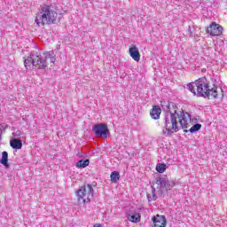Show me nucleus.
<instances>
[{"label": "nucleus", "mask_w": 227, "mask_h": 227, "mask_svg": "<svg viewBox=\"0 0 227 227\" xmlns=\"http://www.w3.org/2000/svg\"><path fill=\"white\" fill-rule=\"evenodd\" d=\"M191 117L189 113H184V111L178 114V112L174 111V113L166 114L165 115V129H163V134L168 137H171L175 132H178L180 129L178 128V121L181 125V129H187L186 117Z\"/></svg>", "instance_id": "obj_1"}, {"label": "nucleus", "mask_w": 227, "mask_h": 227, "mask_svg": "<svg viewBox=\"0 0 227 227\" xmlns=\"http://www.w3.org/2000/svg\"><path fill=\"white\" fill-rule=\"evenodd\" d=\"M187 90L191 91L194 97H202L203 98H217V86L210 89V85L206 77L199 78L197 81L187 84Z\"/></svg>", "instance_id": "obj_2"}, {"label": "nucleus", "mask_w": 227, "mask_h": 227, "mask_svg": "<svg viewBox=\"0 0 227 227\" xmlns=\"http://www.w3.org/2000/svg\"><path fill=\"white\" fill-rule=\"evenodd\" d=\"M58 19V12L52 11L49 5H41L38 12L36 13L35 22L37 26H49L56 24Z\"/></svg>", "instance_id": "obj_3"}, {"label": "nucleus", "mask_w": 227, "mask_h": 227, "mask_svg": "<svg viewBox=\"0 0 227 227\" xmlns=\"http://www.w3.org/2000/svg\"><path fill=\"white\" fill-rule=\"evenodd\" d=\"M25 68L27 70H32V68H37V70H45L47 68V60L43 54L35 55L31 52L30 55L24 59Z\"/></svg>", "instance_id": "obj_4"}, {"label": "nucleus", "mask_w": 227, "mask_h": 227, "mask_svg": "<svg viewBox=\"0 0 227 227\" xmlns=\"http://www.w3.org/2000/svg\"><path fill=\"white\" fill-rule=\"evenodd\" d=\"M156 184L160 187L158 190L160 198H164V192H168V191H171L172 187L176 185L175 181H169L166 176L156 177Z\"/></svg>", "instance_id": "obj_5"}, {"label": "nucleus", "mask_w": 227, "mask_h": 227, "mask_svg": "<svg viewBox=\"0 0 227 227\" xmlns=\"http://www.w3.org/2000/svg\"><path fill=\"white\" fill-rule=\"evenodd\" d=\"M88 192L86 193V185L81 186L75 192L78 201L82 200V203H90L93 199V194H95V190L91 184H87Z\"/></svg>", "instance_id": "obj_6"}, {"label": "nucleus", "mask_w": 227, "mask_h": 227, "mask_svg": "<svg viewBox=\"0 0 227 227\" xmlns=\"http://www.w3.org/2000/svg\"><path fill=\"white\" fill-rule=\"evenodd\" d=\"M92 132H94L98 137H103V139H107L111 134L109 132V128H107V124L106 123L95 124L92 127Z\"/></svg>", "instance_id": "obj_7"}, {"label": "nucleus", "mask_w": 227, "mask_h": 227, "mask_svg": "<svg viewBox=\"0 0 227 227\" xmlns=\"http://www.w3.org/2000/svg\"><path fill=\"white\" fill-rule=\"evenodd\" d=\"M211 36H221L223 35V26L213 22L207 29Z\"/></svg>", "instance_id": "obj_8"}, {"label": "nucleus", "mask_w": 227, "mask_h": 227, "mask_svg": "<svg viewBox=\"0 0 227 227\" xmlns=\"http://www.w3.org/2000/svg\"><path fill=\"white\" fill-rule=\"evenodd\" d=\"M152 221L153 223V227H166V216L157 215L156 216H153L152 218Z\"/></svg>", "instance_id": "obj_9"}, {"label": "nucleus", "mask_w": 227, "mask_h": 227, "mask_svg": "<svg viewBox=\"0 0 227 227\" xmlns=\"http://www.w3.org/2000/svg\"><path fill=\"white\" fill-rule=\"evenodd\" d=\"M129 56L134 59V61H139L141 59V54L139 53V49L137 45H133L129 49Z\"/></svg>", "instance_id": "obj_10"}, {"label": "nucleus", "mask_w": 227, "mask_h": 227, "mask_svg": "<svg viewBox=\"0 0 227 227\" xmlns=\"http://www.w3.org/2000/svg\"><path fill=\"white\" fill-rule=\"evenodd\" d=\"M160 113H162V109H160V106H153V109L150 112L151 118H153V120H159V118H160Z\"/></svg>", "instance_id": "obj_11"}, {"label": "nucleus", "mask_w": 227, "mask_h": 227, "mask_svg": "<svg viewBox=\"0 0 227 227\" xmlns=\"http://www.w3.org/2000/svg\"><path fill=\"white\" fill-rule=\"evenodd\" d=\"M127 219L131 223H139L141 221V214L133 212L127 215Z\"/></svg>", "instance_id": "obj_12"}, {"label": "nucleus", "mask_w": 227, "mask_h": 227, "mask_svg": "<svg viewBox=\"0 0 227 227\" xmlns=\"http://www.w3.org/2000/svg\"><path fill=\"white\" fill-rule=\"evenodd\" d=\"M10 146L13 148V150H21L22 149V140L12 138L10 140Z\"/></svg>", "instance_id": "obj_13"}, {"label": "nucleus", "mask_w": 227, "mask_h": 227, "mask_svg": "<svg viewBox=\"0 0 227 227\" xmlns=\"http://www.w3.org/2000/svg\"><path fill=\"white\" fill-rule=\"evenodd\" d=\"M0 164H3L4 168L10 169V163H8V152L4 151L2 153V158L0 159Z\"/></svg>", "instance_id": "obj_14"}, {"label": "nucleus", "mask_w": 227, "mask_h": 227, "mask_svg": "<svg viewBox=\"0 0 227 227\" xmlns=\"http://www.w3.org/2000/svg\"><path fill=\"white\" fill-rule=\"evenodd\" d=\"M90 166V160L85 159V160H80L76 162V168H88Z\"/></svg>", "instance_id": "obj_15"}, {"label": "nucleus", "mask_w": 227, "mask_h": 227, "mask_svg": "<svg viewBox=\"0 0 227 227\" xmlns=\"http://www.w3.org/2000/svg\"><path fill=\"white\" fill-rule=\"evenodd\" d=\"M112 184H117L118 180H120V172L113 171L110 175Z\"/></svg>", "instance_id": "obj_16"}, {"label": "nucleus", "mask_w": 227, "mask_h": 227, "mask_svg": "<svg viewBox=\"0 0 227 227\" xmlns=\"http://www.w3.org/2000/svg\"><path fill=\"white\" fill-rule=\"evenodd\" d=\"M164 111H166L167 114H171V107H173V109H176V105L173 102L168 103L167 106H162Z\"/></svg>", "instance_id": "obj_17"}, {"label": "nucleus", "mask_w": 227, "mask_h": 227, "mask_svg": "<svg viewBox=\"0 0 227 227\" xmlns=\"http://www.w3.org/2000/svg\"><path fill=\"white\" fill-rule=\"evenodd\" d=\"M168 169V166H166V163H158L156 165V171L158 173H164Z\"/></svg>", "instance_id": "obj_18"}, {"label": "nucleus", "mask_w": 227, "mask_h": 227, "mask_svg": "<svg viewBox=\"0 0 227 227\" xmlns=\"http://www.w3.org/2000/svg\"><path fill=\"white\" fill-rule=\"evenodd\" d=\"M198 130H201V124L196 123L190 129L189 132L191 134H194V132H198Z\"/></svg>", "instance_id": "obj_19"}, {"label": "nucleus", "mask_w": 227, "mask_h": 227, "mask_svg": "<svg viewBox=\"0 0 227 227\" xmlns=\"http://www.w3.org/2000/svg\"><path fill=\"white\" fill-rule=\"evenodd\" d=\"M43 56H44V59L47 60V59H50L51 58H56V53H54L53 51H51L43 53Z\"/></svg>", "instance_id": "obj_20"}, {"label": "nucleus", "mask_w": 227, "mask_h": 227, "mask_svg": "<svg viewBox=\"0 0 227 227\" xmlns=\"http://www.w3.org/2000/svg\"><path fill=\"white\" fill-rule=\"evenodd\" d=\"M151 187H152L153 200V201H156V200H157V193H156L155 187H153V185H152Z\"/></svg>", "instance_id": "obj_21"}, {"label": "nucleus", "mask_w": 227, "mask_h": 227, "mask_svg": "<svg viewBox=\"0 0 227 227\" xmlns=\"http://www.w3.org/2000/svg\"><path fill=\"white\" fill-rule=\"evenodd\" d=\"M12 136L14 137H20V136H22V132L20 130H17V131L12 133Z\"/></svg>", "instance_id": "obj_22"}, {"label": "nucleus", "mask_w": 227, "mask_h": 227, "mask_svg": "<svg viewBox=\"0 0 227 227\" xmlns=\"http://www.w3.org/2000/svg\"><path fill=\"white\" fill-rule=\"evenodd\" d=\"M51 63H56V57L50 58Z\"/></svg>", "instance_id": "obj_23"}, {"label": "nucleus", "mask_w": 227, "mask_h": 227, "mask_svg": "<svg viewBox=\"0 0 227 227\" xmlns=\"http://www.w3.org/2000/svg\"><path fill=\"white\" fill-rule=\"evenodd\" d=\"M93 227H102V224L96 223L93 225Z\"/></svg>", "instance_id": "obj_24"}, {"label": "nucleus", "mask_w": 227, "mask_h": 227, "mask_svg": "<svg viewBox=\"0 0 227 227\" xmlns=\"http://www.w3.org/2000/svg\"><path fill=\"white\" fill-rule=\"evenodd\" d=\"M147 198H148V200L150 201V198L152 197L150 196V194H147Z\"/></svg>", "instance_id": "obj_25"}, {"label": "nucleus", "mask_w": 227, "mask_h": 227, "mask_svg": "<svg viewBox=\"0 0 227 227\" xmlns=\"http://www.w3.org/2000/svg\"><path fill=\"white\" fill-rule=\"evenodd\" d=\"M184 132H185L187 134V132H189V130L187 129H184Z\"/></svg>", "instance_id": "obj_26"}, {"label": "nucleus", "mask_w": 227, "mask_h": 227, "mask_svg": "<svg viewBox=\"0 0 227 227\" xmlns=\"http://www.w3.org/2000/svg\"><path fill=\"white\" fill-rule=\"evenodd\" d=\"M188 30H191V27H188Z\"/></svg>", "instance_id": "obj_27"}, {"label": "nucleus", "mask_w": 227, "mask_h": 227, "mask_svg": "<svg viewBox=\"0 0 227 227\" xmlns=\"http://www.w3.org/2000/svg\"><path fill=\"white\" fill-rule=\"evenodd\" d=\"M59 20H61V18H59Z\"/></svg>", "instance_id": "obj_28"}]
</instances>
